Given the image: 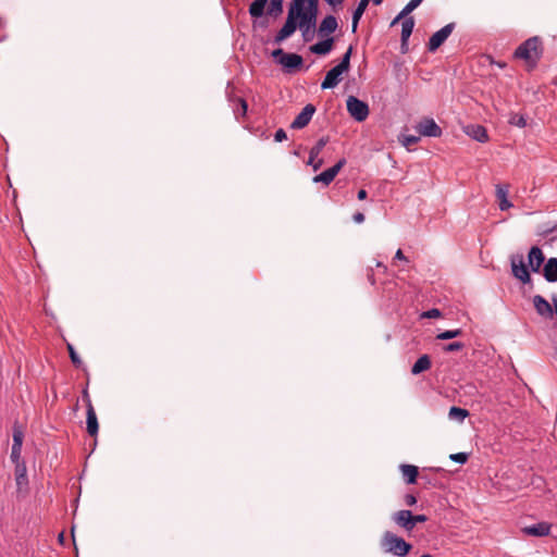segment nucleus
<instances>
[{"label":"nucleus","instance_id":"f257e3e1","mask_svg":"<svg viewBox=\"0 0 557 557\" xmlns=\"http://www.w3.org/2000/svg\"><path fill=\"white\" fill-rule=\"evenodd\" d=\"M319 0H293L289 4L290 10H297L296 22L300 29L315 26L318 15Z\"/></svg>","mask_w":557,"mask_h":557},{"label":"nucleus","instance_id":"f03ea898","mask_svg":"<svg viewBox=\"0 0 557 557\" xmlns=\"http://www.w3.org/2000/svg\"><path fill=\"white\" fill-rule=\"evenodd\" d=\"M542 41L539 37H531L521 44L515 51V58L524 60L534 67L542 55Z\"/></svg>","mask_w":557,"mask_h":557},{"label":"nucleus","instance_id":"7ed1b4c3","mask_svg":"<svg viewBox=\"0 0 557 557\" xmlns=\"http://www.w3.org/2000/svg\"><path fill=\"white\" fill-rule=\"evenodd\" d=\"M380 545L385 553H389L398 557L406 556L412 548L411 544L389 531L384 532L381 537Z\"/></svg>","mask_w":557,"mask_h":557},{"label":"nucleus","instance_id":"20e7f679","mask_svg":"<svg viewBox=\"0 0 557 557\" xmlns=\"http://www.w3.org/2000/svg\"><path fill=\"white\" fill-rule=\"evenodd\" d=\"M347 111L357 122H363L369 115V106L358 99L349 96L346 101Z\"/></svg>","mask_w":557,"mask_h":557},{"label":"nucleus","instance_id":"39448f33","mask_svg":"<svg viewBox=\"0 0 557 557\" xmlns=\"http://www.w3.org/2000/svg\"><path fill=\"white\" fill-rule=\"evenodd\" d=\"M512 275L522 283H530L531 276L521 255L512 256L510 259Z\"/></svg>","mask_w":557,"mask_h":557},{"label":"nucleus","instance_id":"423d86ee","mask_svg":"<svg viewBox=\"0 0 557 557\" xmlns=\"http://www.w3.org/2000/svg\"><path fill=\"white\" fill-rule=\"evenodd\" d=\"M297 14H298L297 10H295V13H294V10H290V8H288V14H287L286 22L283 25V27L278 30L277 35L275 36L276 44L282 42L283 40H285L286 38H288L289 36H292L295 33V30L297 28V22H296Z\"/></svg>","mask_w":557,"mask_h":557},{"label":"nucleus","instance_id":"0eeeda50","mask_svg":"<svg viewBox=\"0 0 557 557\" xmlns=\"http://www.w3.org/2000/svg\"><path fill=\"white\" fill-rule=\"evenodd\" d=\"M454 28H455V23H449V24L445 25L443 28H441L440 30L435 32L429 40V44H428L429 51L433 52L436 49H438L445 42V40L450 36Z\"/></svg>","mask_w":557,"mask_h":557},{"label":"nucleus","instance_id":"6e6552de","mask_svg":"<svg viewBox=\"0 0 557 557\" xmlns=\"http://www.w3.org/2000/svg\"><path fill=\"white\" fill-rule=\"evenodd\" d=\"M417 132L421 136L428 137H440L442 135L441 127L435 123L433 119L424 117L416 125Z\"/></svg>","mask_w":557,"mask_h":557},{"label":"nucleus","instance_id":"1a4fd4ad","mask_svg":"<svg viewBox=\"0 0 557 557\" xmlns=\"http://www.w3.org/2000/svg\"><path fill=\"white\" fill-rule=\"evenodd\" d=\"M84 398L86 400L87 406V432L90 436H96L99 430L98 419L95 408L86 391L84 392Z\"/></svg>","mask_w":557,"mask_h":557},{"label":"nucleus","instance_id":"9d476101","mask_svg":"<svg viewBox=\"0 0 557 557\" xmlns=\"http://www.w3.org/2000/svg\"><path fill=\"white\" fill-rule=\"evenodd\" d=\"M315 112V107L311 103H308L304 107L301 112L295 117L292 122L290 127L294 129H301L306 127L311 121L313 114Z\"/></svg>","mask_w":557,"mask_h":557},{"label":"nucleus","instance_id":"9b49d317","mask_svg":"<svg viewBox=\"0 0 557 557\" xmlns=\"http://www.w3.org/2000/svg\"><path fill=\"white\" fill-rule=\"evenodd\" d=\"M345 163H346V160L341 159L335 165L323 171L319 175L314 176L313 182L323 183L325 185H329L336 177V175L342 170V168L345 165Z\"/></svg>","mask_w":557,"mask_h":557},{"label":"nucleus","instance_id":"f8f14e48","mask_svg":"<svg viewBox=\"0 0 557 557\" xmlns=\"http://www.w3.org/2000/svg\"><path fill=\"white\" fill-rule=\"evenodd\" d=\"M345 73L338 65L331 69L326 75L324 81L321 84L322 89H331L336 87L342 81V75Z\"/></svg>","mask_w":557,"mask_h":557},{"label":"nucleus","instance_id":"ddd939ff","mask_svg":"<svg viewBox=\"0 0 557 557\" xmlns=\"http://www.w3.org/2000/svg\"><path fill=\"white\" fill-rule=\"evenodd\" d=\"M278 63L288 72H294L302 65L304 59L297 53H285L283 59H278Z\"/></svg>","mask_w":557,"mask_h":557},{"label":"nucleus","instance_id":"4468645a","mask_svg":"<svg viewBox=\"0 0 557 557\" xmlns=\"http://www.w3.org/2000/svg\"><path fill=\"white\" fill-rule=\"evenodd\" d=\"M337 27L338 24L336 17L333 15H327L320 23L318 34L320 37H329L337 29Z\"/></svg>","mask_w":557,"mask_h":557},{"label":"nucleus","instance_id":"2eb2a0df","mask_svg":"<svg viewBox=\"0 0 557 557\" xmlns=\"http://www.w3.org/2000/svg\"><path fill=\"white\" fill-rule=\"evenodd\" d=\"M533 306L540 315L545 318L553 317V307L543 296L535 295L533 297Z\"/></svg>","mask_w":557,"mask_h":557},{"label":"nucleus","instance_id":"dca6fc26","mask_svg":"<svg viewBox=\"0 0 557 557\" xmlns=\"http://www.w3.org/2000/svg\"><path fill=\"white\" fill-rule=\"evenodd\" d=\"M544 253L537 246H533L530 249L528 255V262L533 272H539L541 265L544 262Z\"/></svg>","mask_w":557,"mask_h":557},{"label":"nucleus","instance_id":"f3484780","mask_svg":"<svg viewBox=\"0 0 557 557\" xmlns=\"http://www.w3.org/2000/svg\"><path fill=\"white\" fill-rule=\"evenodd\" d=\"M465 133L471 138L485 143L488 140L486 128L482 125L471 124L465 127Z\"/></svg>","mask_w":557,"mask_h":557},{"label":"nucleus","instance_id":"a211bd4d","mask_svg":"<svg viewBox=\"0 0 557 557\" xmlns=\"http://www.w3.org/2000/svg\"><path fill=\"white\" fill-rule=\"evenodd\" d=\"M509 186L505 185H496V199L498 201V207L502 211L508 210L512 207V203L508 200Z\"/></svg>","mask_w":557,"mask_h":557},{"label":"nucleus","instance_id":"6ab92c4d","mask_svg":"<svg viewBox=\"0 0 557 557\" xmlns=\"http://www.w3.org/2000/svg\"><path fill=\"white\" fill-rule=\"evenodd\" d=\"M550 527L552 525L547 522H539L533 525L524 527L522 532L530 536H545L548 535Z\"/></svg>","mask_w":557,"mask_h":557},{"label":"nucleus","instance_id":"aec40b11","mask_svg":"<svg viewBox=\"0 0 557 557\" xmlns=\"http://www.w3.org/2000/svg\"><path fill=\"white\" fill-rule=\"evenodd\" d=\"M26 472L25 463H17V466H15V482L20 493L25 492L28 485Z\"/></svg>","mask_w":557,"mask_h":557},{"label":"nucleus","instance_id":"412c9836","mask_svg":"<svg viewBox=\"0 0 557 557\" xmlns=\"http://www.w3.org/2000/svg\"><path fill=\"white\" fill-rule=\"evenodd\" d=\"M412 513L410 510H399L393 516V520L407 531L412 530Z\"/></svg>","mask_w":557,"mask_h":557},{"label":"nucleus","instance_id":"4be33fe9","mask_svg":"<svg viewBox=\"0 0 557 557\" xmlns=\"http://www.w3.org/2000/svg\"><path fill=\"white\" fill-rule=\"evenodd\" d=\"M334 46V38L327 37L326 39L319 41L310 47V51L312 53L319 54V55H325L327 54Z\"/></svg>","mask_w":557,"mask_h":557},{"label":"nucleus","instance_id":"5701e85b","mask_svg":"<svg viewBox=\"0 0 557 557\" xmlns=\"http://www.w3.org/2000/svg\"><path fill=\"white\" fill-rule=\"evenodd\" d=\"M543 275L547 282H557V258H549L544 265Z\"/></svg>","mask_w":557,"mask_h":557},{"label":"nucleus","instance_id":"b1692460","mask_svg":"<svg viewBox=\"0 0 557 557\" xmlns=\"http://www.w3.org/2000/svg\"><path fill=\"white\" fill-rule=\"evenodd\" d=\"M414 26V21L412 17H409L403 22L401 25V49L405 51V47L407 46V41L412 34V29Z\"/></svg>","mask_w":557,"mask_h":557},{"label":"nucleus","instance_id":"393cba45","mask_svg":"<svg viewBox=\"0 0 557 557\" xmlns=\"http://www.w3.org/2000/svg\"><path fill=\"white\" fill-rule=\"evenodd\" d=\"M431 368V359L428 355L421 356L412 366L411 373L417 375Z\"/></svg>","mask_w":557,"mask_h":557},{"label":"nucleus","instance_id":"a878e982","mask_svg":"<svg viewBox=\"0 0 557 557\" xmlns=\"http://www.w3.org/2000/svg\"><path fill=\"white\" fill-rule=\"evenodd\" d=\"M367 0H360L358 7L356 8L354 14H352V22H351V32L356 33L358 28V23L360 18L362 17L367 7H368Z\"/></svg>","mask_w":557,"mask_h":557},{"label":"nucleus","instance_id":"bb28decb","mask_svg":"<svg viewBox=\"0 0 557 557\" xmlns=\"http://www.w3.org/2000/svg\"><path fill=\"white\" fill-rule=\"evenodd\" d=\"M401 473L406 479L407 483L413 484L417 481L418 476V467L412 465H401L400 467Z\"/></svg>","mask_w":557,"mask_h":557},{"label":"nucleus","instance_id":"cd10ccee","mask_svg":"<svg viewBox=\"0 0 557 557\" xmlns=\"http://www.w3.org/2000/svg\"><path fill=\"white\" fill-rule=\"evenodd\" d=\"M269 0H253L249 7V14L257 18L261 17L264 13Z\"/></svg>","mask_w":557,"mask_h":557},{"label":"nucleus","instance_id":"c85d7f7f","mask_svg":"<svg viewBox=\"0 0 557 557\" xmlns=\"http://www.w3.org/2000/svg\"><path fill=\"white\" fill-rule=\"evenodd\" d=\"M267 13L274 17H277L283 13V0H271Z\"/></svg>","mask_w":557,"mask_h":557},{"label":"nucleus","instance_id":"c756f323","mask_svg":"<svg viewBox=\"0 0 557 557\" xmlns=\"http://www.w3.org/2000/svg\"><path fill=\"white\" fill-rule=\"evenodd\" d=\"M469 416V411L459 407H451L448 412V417L451 420L459 422L463 421Z\"/></svg>","mask_w":557,"mask_h":557},{"label":"nucleus","instance_id":"7c9ffc66","mask_svg":"<svg viewBox=\"0 0 557 557\" xmlns=\"http://www.w3.org/2000/svg\"><path fill=\"white\" fill-rule=\"evenodd\" d=\"M352 46H350L347 51L344 53L341 62L337 64L342 70H344L345 72H348L349 67H350V58H351V54H352Z\"/></svg>","mask_w":557,"mask_h":557},{"label":"nucleus","instance_id":"2f4dec72","mask_svg":"<svg viewBox=\"0 0 557 557\" xmlns=\"http://www.w3.org/2000/svg\"><path fill=\"white\" fill-rule=\"evenodd\" d=\"M423 0H410L405 8L400 11L399 17H406L414 9H417Z\"/></svg>","mask_w":557,"mask_h":557},{"label":"nucleus","instance_id":"473e14b6","mask_svg":"<svg viewBox=\"0 0 557 557\" xmlns=\"http://www.w3.org/2000/svg\"><path fill=\"white\" fill-rule=\"evenodd\" d=\"M461 334H462V331L460 329L448 330V331L437 334L436 338L441 339V341H446V339H451V338L458 337Z\"/></svg>","mask_w":557,"mask_h":557},{"label":"nucleus","instance_id":"72a5a7b5","mask_svg":"<svg viewBox=\"0 0 557 557\" xmlns=\"http://www.w3.org/2000/svg\"><path fill=\"white\" fill-rule=\"evenodd\" d=\"M23 438H24V433H23L22 428L15 424L13 428V445L12 446L22 447Z\"/></svg>","mask_w":557,"mask_h":557},{"label":"nucleus","instance_id":"f704fd0d","mask_svg":"<svg viewBox=\"0 0 557 557\" xmlns=\"http://www.w3.org/2000/svg\"><path fill=\"white\" fill-rule=\"evenodd\" d=\"M327 143H329V137L327 136L321 137L317 141V144L311 148L312 154L313 156H319L321 153V151L323 150V148L326 146Z\"/></svg>","mask_w":557,"mask_h":557},{"label":"nucleus","instance_id":"c9c22d12","mask_svg":"<svg viewBox=\"0 0 557 557\" xmlns=\"http://www.w3.org/2000/svg\"><path fill=\"white\" fill-rule=\"evenodd\" d=\"M509 123L511 125L518 126V127H524L527 125L525 119L523 115L512 113L509 117Z\"/></svg>","mask_w":557,"mask_h":557},{"label":"nucleus","instance_id":"e433bc0d","mask_svg":"<svg viewBox=\"0 0 557 557\" xmlns=\"http://www.w3.org/2000/svg\"><path fill=\"white\" fill-rule=\"evenodd\" d=\"M67 350H69V355H70V358H71V361L73 362V364L75 367L79 368L82 366V360L78 357L77 352L75 351L73 345L67 344Z\"/></svg>","mask_w":557,"mask_h":557},{"label":"nucleus","instance_id":"4c0bfd02","mask_svg":"<svg viewBox=\"0 0 557 557\" xmlns=\"http://www.w3.org/2000/svg\"><path fill=\"white\" fill-rule=\"evenodd\" d=\"M419 140H420V137L413 136V135H406V136H403V138L400 139L403 146L406 148H409L410 146L416 145Z\"/></svg>","mask_w":557,"mask_h":557},{"label":"nucleus","instance_id":"58836bf2","mask_svg":"<svg viewBox=\"0 0 557 557\" xmlns=\"http://www.w3.org/2000/svg\"><path fill=\"white\" fill-rule=\"evenodd\" d=\"M469 455L466 453H457L449 455V459L458 462V463H466L468 461Z\"/></svg>","mask_w":557,"mask_h":557},{"label":"nucleus","instance_id":"ea45409f","mask_svg":"<svg viewBox=\"0 0 557 557\" xmlns=\"http://www.w3.org/2000/svg\"><path fill=\"white\" fill-rule=\"evenodd\" d=\"M21 453H22V447L12 446L11 459L15 463V466H17V463H22L20 461Z\"/></svg>","mask_w":557,"mask_h":557},{"label":"nucleus","instance_id":"a19ab883","mask_svg":"<svg viewBox=\"0 0 557 557\" xmlns=\"http://www.w3.org/2000/svg\"><path fill=\"white\" fill-rule=\"evenodd\" d=\"M465 347V345L460 342H454V343H450L446 346H444V350L447 351V352H450V351H457V350H461L462 348Z\"/></svg>","mask_w":557,"mask_h":557},{"label":"nucleus","instance_id":"79ce46f5","mask_svg":"<svg viewBox=\"0 0 557 557\" xmlns=\"http://www.w3.org/2000/svg\"><path fill=\"white\" fill-rule=\"evenodd\" d=\"M441 317V311L438 309H431L422 313V318L433 319Z\"/></svg>","mask_w":557,"mask_h":557},{"label":"nucleus","instance_id":"37998d69","mask_svg":"<svg viewBox=\"0 0 557 557\" xmlns=\"http://www.w3.org/2000/svg\"><path fill=\"white\" fill-rule=\"evenodd\" d=\"M287 138L286 132L283 128H280L275 132L274 139L275 141H283Z\"/></svg>","mask_w":557,"mask_h":557},{"label":"nucleus","instance_id":"c03bdc74","mask_svg":"<svg viewBox=\"0 0 557 557\" xmlns=\"http://www.w3.org/2000/svg\"><path fill=\"white\" fill-rule=\"evenodd\" d=\"M428 520L426 516L425 515H416L413 516L412 515V519H411V523H412V529L414 528L416 523H422V522H425Z\"/></svg>","mask_w":557,"mask_h":557},{"label":"nucleus","instance_id":"a18cd8bd","mask_svg":"<svg viewBox=\"0 0 557 557\" xmlns=\"http://www.w3.org/2000/svg\"><path fill=\"white\" fill-rule=\"evenodd\" d=\"M405 503L406 505L408 506H413L416 503H417V498L416 496L411 495V494H408L406 495L405 497Z\"/></svg>","mask_w":557,"mask_h":557},{"label":"nucleus","instance_id":"49530a36","mask_svg":"<svg viewBox=\"0 0 557 557\" xmlns=\"http://www.w3.org/2000/svg\"><path fill=\"white\" fill-rule=\"evenodd\" d=\"M286 52L283 51V49H276L272 52V57L278 62V59H283V55H285Z\"/></svg>","mask_w":557,"mask_h":557},{"label":"nucleus","instance_id":"de8ad7c7","mask_svg":"<svg viewBox=\"0 0 557 557\" xmlns=\"http://www.w3.org/2000/svg\"><path fill=\"white\" fill-rule=\"evenodd\" d=\"M395 260L408 261L401 249H398L394 257Z\"/></svg>","mask_w":557,"mask_h":557},{"label":"nucleus","instance_id":"09e8293b","mask_svg":"<svg viewBox=\"0 0 557 557\" xmlns=\"http://www.w3.org/2000/svg\"><path fill=\"white\" fill-rule=\"evenodd\" d=\"M354 221L356 223H362L364 221V214L361 212H357L354 214Z\"/></svg>","mask_w":557,"mask_h":557},{"label":"nucleus","instance_id":"8fccbe9b","mask_svg":"<svg viewBox=\"0 0 557 557\" xmlns=\"http://www.w3.org/2000/svg\"><path fill=\"white\" fill-rule=\"evenodd\" d=\"M323 164V160L322 159H317L315 162L312 164V168L314 171H318Z\"/></svg>","mask_w":557,"mask_h":557},{"label":"nucleus","instance_id":"3c124183","mask_svg":"<svg viewBox=\"0 0 557 557\" xmlns=\"http://www.w3.org/2000/svg\"><path fill=\"white\" fill-rule=\"evenodd\" d=\"M317 158H318V156H313V154H312V151L310 150V152H309V160H308V164H309V165H312V164L315 162Z\"/></svg>","mask_w":557,"mask_h":557},{"label":"nucleus","instance_id":"603ef678","mask_svg":"<svg viewBox=\"0 0 557 557\" xmlns=\"http://www.w3.org/2000/svg\"><path fill=\"white\" fill-rule=\"evenodd\" d=\"M357 197H358L359 200H364L367 198V191L364 189H360L358 191V196Z\"/></svg>","mask_w":557,"mask_h":557},{"label":"nucleus","instance_id":"864d4df0","mask_svg":"<svg viewBox=\"0 0 557 557\" xmlns=\"http://www.w3.org/2000/svg\"><path fill=\"white\" fill-rule=\"evenodd\" d=\"M330 5L342 4L344 0H325Z\"/></svg>","mask_w":557,"mask_h":557},{"label":"nucleus","instance_id":"5fc2aeb1","mask_svg":"<svg viewBox=\"0 0 557 557\" xmlns=\"http://www.w3.org/2000/svg\"><path fill=\"white\" fill-rule=\"evenodd\" d=\"M239 101L243 112L245 113L247 111V102L244 99H240Z\"/></svg>","mask_w":557,"mask_h":557},{"label":"nucleus","instance_id":"6e6d98bb","mask_svg":"<svg viewBox=\"0 0 557 557\" xmlns=\"http://www.w3.org/2000/svg\"><path fill=\"white\" fill-rule=\"evenodd\" d=\"M404 17H399V14L393 20V22L391 23L392 26L396 25L400 20H403Z\"/></svg>","mask_w":557,"mask_h":557},{"label":"nucleus","instance_id":"4d7b16f0","mask_svg":"<svg viewBox=\"0 0 557 557\" xmlns=\"http://www.w3.org/2000/svg\"><path fill=\"white\" fill-rule=\"evenodd\" d=\"M301 30H302V33H304V38H305V40H309V37H308V36H309V29L304 28V29H301Z\"/></svg>","mask_w":557,"mask_h":557},{"label":"nucleus","instance_id":"13d9d810","mask_svg":"<svg viewBox=\"0 0 557 557\" xmlns=\"http://www.w3.org/2000/svg\"><path fill=\"white\" fill-rule=\"evenodd\" d=\"M553 305H554L555 312L557 313V297L553 298Z\"/></svg>","mask_w":557,"mask_h":557},{"label":"nucleus","instance_id":"bf43d9fd","mask_svg":"<svg viewBox=\"0 0 557 557\" xmlns=\"http://www.w3.org/2000/svg\"><path fill=\"white\" fill-rule=\"evenodd\" d=\"M553 305H554L555 312L557 313V297L553 298Z\"/></svg>","mask_w":557,"mask_h":557},{"label":"nucleus","instance_id":"052dcab7","mask_svg":"<svg viewBox=\"0 0 557 557\" xmlns=\"http://www.w3.org/2000/svg\"><path fill=\"white\" fill-rule=\"evenodd\" d=\"M420 557H433V556H432V555H430V554H424V555H422V556H420Z\"/></svg>","mask_w":557,"mask_h":557},{"label":"nucleus","instance_id":"680f3d73","mask_svg":"<svg viewBox=\"0 0 557 557\" xmlns=\"http://www.w3.org/2000/svg\"><path fill=\"white\" fill-rule=\"evenodd\" d=\"M377 267H382V268L386 269V267L383 265L381 262L377 263Z\"/></svg>","mask_w":557,"mask_h":557},{"label":"nucleus","instance_id":"e2e57ef3","mask_svg":"<svg viewBox=\"0 0 557 557\" xmlns=\"http://www.w3.org/2000/svg\"><path fill=\"white\" fill-rule=\"evenodd\" d=\"M498 66H499V67H504V66H505V63H498Z\"/></svg>","mask_w":557,"mask_h":557}]
</instances>
